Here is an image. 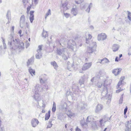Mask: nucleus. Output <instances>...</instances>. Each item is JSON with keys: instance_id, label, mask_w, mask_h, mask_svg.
Returning a JSON list of instances; mask_svg holds the SVG:
<instances>
[{"instance_id": "1", "label": "nucleus", "mask_w": 131, "mask_h": 131, "mask_svg": "<svg viewBox=\"0 0 131 131\" xmlns=\"http://www.w3.org/2000/svg\"><path fill=\"white\" fill-rule=\"evenodd\" d=\"M7 40L8 45L11 49L18 50L19 52L24 50V43L22 41H20L18 38H14L12 35H9L8 37Z\"/></svg>"}, {"instance_id": "2", "label": "nucleus", "mask_w": 131, "mask_h": 131, "mask_svg": "<svg viewBox=\"0 0 131 131\" xmlns=\"http://www.w3.org/2000/svg\"><path fill=\"white\" fill-rule=\"evenodd\" d=\"M107 82L106 79L104 80V83L103 84L102 83H101L98 82L97 84V85L99 88H101L102 86L104 87L103 91L101 93V99L103 101H105V100H108V101H110L111 96L109 94L108 95L107 94V84H106Z\"/></svg>"}, {"instance_id": "3", "label": "nucleus", "mask_w": 131, "mask_h": 131, "mask_svg": "<svg viewBox=\"0 0 131 131\" xmlns=\"http://www.w3.org/2000/svg\"><path fill=\"white\" fill-rule=\"evenodd\" d=\"M82 44L79 43H76L72 39L69 40L68 43L67 47L70 48L73 51H75L77 50V49L79 48V47H81Z\"/></svg>"}, {"instance_id": "4", "label": "nucleus", "mask_w": 131, "mask_h": 131, "mask_svg": "<svg viewBox=\"0 0 131 131\" xmlns=\"http://www.w3.org/2000/svg\"><path fill=\"white\" fill-rule=\"evenodd\" d=\"M34 89H33L32 92L33 93L34 95H33V97L36 100H37L39 97V93L42 90H43V88H41L40 85L37 84L34 87Z\"/></svg>"}, {"instance_id": "5", "label": "nucleus", "mask_w": 131, "mask_h": 131, "mask_svg": "<svg viewBox=\"0 0 131 131\" xmlns=\"http://www.w3.org/2000/svg\"><path fill=\"white\" fill-rule=\"evenodd\" d=\"M91 46V47H88L87 50L88 53H93L95 50L96 47V42H93Z\"/></svg>"}, {"instance_id": "6", "label": "nucleus", "mask_w": 131, "mask_h": 131, "mask_svg": "<svg viewBox=\"0 0 131 131\" xmlns=\"http://www.w3.org/2000/svg\"><path fill=\"white\" fill-rule=\"evenodd\" d=\"M25 17L24 15H22L20 19V26L21 28H23L25 25Z\"/></svg>"}, {"instance_id": "7", "label": "nucleus", "mask_w": 131, "mask_h": 131, "mask_svg": "<svg viewBox=\"0 0 131 131\" xmlns=\"http://www.w3.org/2000/svg\"><path fill=\"white\" fill-rule=\"evenodd\" d=\"M107 36L105 33H101L99 34L97 37V39L98 40L103 41L105 40Z\"/></svg>"}, {"instance_id": "8", "label": "nucleus", "mask_w": 131, "mask_h": 131, "mask_svg": "<svg viewBox=\"0 0 131 131\" xmlns=\"http://www.w3.org/2000/svg\"><path fill=\"white\" fill-rule=\"evenodd\" d=\"M111 117V116L110 117H109L107 115L104 116L103 117V118L101 119L100 121V123L101 124V126L102 125V123L103 121H104V122H106L107 121H108L110 120Z\"/></svg>"}, {"instance_id": "9", "label": "nucleus", "mask_w": 131, "mask_h": 131, "mask_svg": "<svg viewBox=\"0 0 131 131\" xmlns=\"http://www.w3.org/2000/svg\"><path fill=\"white\" fill-rule=\"evenodd\" d=\"M59 108L60 109H64L66 111L67 109V104L65 102L61 101L59 106Z\"/></svg>"}, {"instance_id": "10", "label": "nucleus", "mask_w": 131, "mask_h": 131, "mask_svg": "<svg viewBox=\"0 0 131 131\" xmlns=\"http://www.w3.org/2000/svg\"><path fill=\"white\" fill-rule=\"evenodd\" d=\"M39 122L36 118H34L32 119L31 124L33 127H35L39 123Z\"/></svg>"}, {"instance_id": "11", "label": "nucleus", "mask_w": 131, "mask_h": 131, "mask_svg": "<svg viewBox=\"0 0 131 131\" xmlns=\"http://www.w3.org/2000/svg\"><path fill=\"white\" fill-rule=\"evenodd\" d=\"M72 89L73 91L74 92V93L75 94H76V96H78L79 95L78 93H77L76 91H78L79 90V87L77 85L75 84L73 85L72 87Z\"/></svg>"}, {"instance_id": "12", "label": "nucleus", "mask_w": 131, "mask_h": 131, "mask_svg": "<svg viewBox=\"0 0 131 131\" xmlns=\"http://www.w3.org/2000/svg\"><path fill=\"white\" fill-rule=\"evenodd\" d=\"M92 65L91 62L85 63L83 66L82 69L83 71L86 70L90 68Z\"/></svg>"}, {"instance_id": "13", "label": "nucleus", "mask_w": 131, "mask_h": 131, "mask_svg": "<svg viewBox=\"0 0 131 131\" xmlns=\"http://www.w3.org/2000/svg\"><path fill=\"white\" fill-rule=\"evenodd\" d=\"M67 2L66 1L63 3H62L61 5L60 6V8L62 9H63V11L64 12L65 11L68 9V8L67 6Z\"/></svg>"}, {"instance_id": "14", "label": "nucleus", "mask_w": 131, "mask_h": 131, "mask_svg": "<svg viewBox=\"0 0 131 131\" xmlns=\"http://www.w3.org/2000/svg\"><path fill=\"white\" fill-rule=\"evenodd\" d=\"M66 49L63 48L61 49H57V54L59 56L62 55L65 53Z\"/></svg>"}, {"instance_id": "15", "label": "nucleus", "mask_w": 131, "mask_h": 131, "mask_svg": "<svg viewBox=\"0 0 131 131\" xmlns=\"http://www.w3.org/2000/svg\"><path fill=\"white\" fill-rule=\"evenodd\" d=\"M103 107V106L102 105L100 104H98L96 106L95 110V113H99L102 109Z\"/></svg>"}, {"instance_id": "16", "label": "nucleus", "mask_w": 131, "mask_h": 131, "mask_svg": "<svg viewBox=\"0 0 131 131\" xmlns=\"http://www.w3.org/2000/svg\"><path fill=\"white\" fill-rule=\"evenodd\" d=\"M101 72H100L96 76V77L95 78V77H93L92 78L91 80V81L92 82H93L94 81V80L95 79V78H97L98 79H103V77L101 76Z\"/></svg>"}, {"instance_id": "17", "label": "nucleus", "mask_w": 131, "mask_h": 131, "mask_svg": "<svg viewBox=\"0 0 131 131\" xmlns=\"http://www.w3.org/2000/svg\"><path fill=\"white\" fill-rule=\"evenodd\" d=\"M125 79V77H121L120 79V81L118 83L117 87V88H120L123 84V80Z\"/></svg>"}, {"instance_id": "18", "label": "nucleus", "mask_w": 131, "mask_h": 131, "mask_svg": "<svg viewBox=\"0 0 131 131\" xmlns=\"http://www.w3.org/2000/svg\"><path fill=\"white\" fill-rule=\"evenodd\" d=\"M122 69H115L112 71V73L115 76L121 72Z\"/></svg>"}, {"instance_id": "19", "label": "nucleus", "mask_w": 131, "mask_h": 131, "mask_svg": "<svg viewBox=\"0 0 131 131\" xmlns=\"http://www.w3.org/2000/svg\"><path fill=\"white\" fill-rule=\"evenodd\" d=\"M34 11H31L30 12V16L29 19L31 23H32L34 20V16L33 14L34 13Z\"/></svg>"}, {"instance_id": "20", "label": "nucleus", "mask_w": 131, "mask_h": 131, "mask_svg": "<svg viewBox=\"0 0 131 131\" xmlns=\"http://www.w3.org/2000/svg\"><path fill=\"white\" fill-rule=\"evenodd\" d=\"M78 12V11L77 8L75 7V8L73 7L71 10V13L72 14L75 16L77 14Z\"/></svg>"}, {"instance_id": "21", "label": "nucleus", "mask_w": 131, "mask_h": 131, "mask_svg": "<svg viewBox=\"0 0 131 131\" xmlns=\"http://www.w3.org/2000/svg\"><path fill=\"white\" fill-rule=\"evenodd\" d=\"M86 106L85 104L83 103H80L78 105V107L79 109H80L81 110L84 109Z\"/></svg>"}, {"instance_id": "22", "label": "nucleus", "mask_w": 131, "mask_h": 131, "mask_svg": "<svg viewBox=\"0 0 131 131\" xmlns=\"http://www.w3.org/2000/svg\"><path fill=\"white\" fill-rule=\"evenodd\" d=\"M94 119L91 116H89L86 119V122L88 123H89L90 122L91 124L92 122H94L93 121Z\"/></svg>"}, {"instance_id": "23", "label": "nucleus", "mask_w": 131, "mask_h": 131, "mask_svg": "<svg viewBox=\"0 0 131 131\" xmlns=\"http://www.w3.org/2000/svg\"><path fill=\"white\" fill-rule=\"evenodd\" d=\"M95 122H96L95 121L92 122V123L91 124L92 129L93 130H94L97 128V126Z\"/></svg>"}, {"instance_id": "24", "label": "nucleus", "mask_w": 131, "mask_h": 131, "mask_svg": "<svg viewBox=\"0 0 131 131\" xmlns=\"http://www.w3.org/2000/svg\"><path fill=\"white\" fill-rule=\"evenodd\" d=\"M125 125L126 128L131 130V123L129 121H128L126 123Z\"/></svg>"}, {"instance_id": "25", "label": "nucleus", "mask_w": 131, "mask_h": 131, "mask_svg": "<svg viewBox=\"0 0 131 131\" xmlns=\"http://www.w3.org/2000/svg\"><path fill=\"white\" fill-rule=\"evenodd\" d=\"M38 52L36 55V59H40L42 57V54L41 52Z\"/></svg>"}, {"instance_id": "26", "label": "nucleus", "mask_w": 131, "mask_h": 131, "mask_svg": "<svg viewBox=\"0 0 131 131\" xmlns=\"http://www.w3.org/2000/svg\"><path fill=\"white\" fill-rule=\"evenodd\" d=\"M119 47V45H118L115 44L114 45L113 47V51L114 52H115L117 51Z\"/></svg>"}, {"instance_id": "27", "label": "nucleus", "mask_w": 131, "mask_h": 131, "mask_svg": "<svg viewBox=\"0 0 131 131\" xmlns=\"http://www.w3.org/2000/svg\"><path fill=\"white\" fill-rule=\"evenodd\" d=\"M51 64L53 66L54 68L55 69L57 70V69L58 66L56 62L55 61L51 62Z\"/></svg>"}, {"instance_id": "28", "label": "nucleus", "mask_w": 131, "mask_h": 131, "mask_svg": "<svg viewBox=\"0 0 131 131\" xmlns=\"http://www.w3.org/2000/svg\"><path fill=\"white\" fill-rule=\"evenodd\" d=\"M34 62V57H32L31 58L29 59L28 60V61L27 62V64L28 66L29 65L33 63Z\"/></svg>"}, {"instance_id": "29", "label": "nucleus", "mask_w": 131, "mask_h": 131, "mask_svg": "<svg viewBox=\"0 0 131 131\" xmlns=\"http://www.w3.org/2000/svg\"><path fill=\"white\" fill-rule=\"evenodd\" d=\"M85 75H84L79 80V83L81 85L83 84L84 79L85 78Z\"/></svg>"}, {"instance_id": "30", "label": "nucleus", "mask_w": 131, "mask_h": 131, "mask_svg": "<svg viewBox=\"0 0 131 131\" xmlns=\"http://www.w3.org/2000/svg\"><path fill=\"white\" fill-rule=\"evenodd\" d=\"M30 0H23L22 2L23 3L24 5L26 7L27 5H30V3L29 2Z\"/></svg>"}, {"instance_id": "31", "label": "nucleus", "mask_w": 131, "mask_h": 131, "mask_svg": "<svg viewBox=\"0 0 131 131\" xmlns=\"http://www.w3.org/2000/svg\"><path fill=\"white\" fill-rule=\"evenodd\" d=\"M93 7V4L92 3H90L89 5L88 8L86 9L85 11L88 13H89L91 8Z\"/></svg>"}, {"instance_id": "32", "label": "nucleus", "mask_w": 131, "mask_h": 131, "mask_svg": "<svg viewBox=\"0 0 131 131\" xmlns=\"http://www.w3.org/2000/svg\"><path fill=\"white\" fill-rule=\"evenodd\" d=\"M42 35L43 37L45 38L46 37L48 36V34L47 32L45 31L44 29H43V31L42 34Z\"/></svg>"}, {"instance_id": "33", "label": "nucleus", "mask_w": 131, "mask_h": 131, "mask_svg": "<svg viewBox=\"0 0 131 131\" xmlns=\"http://www.w3.org/2000/svg\"><path fill=\"white\" fill-rule=\"evenodd\" d=\"M47 80V78H40V80L41 83H45Z\"/></svg>"}, {"instance_id": "34", "label": "nucleus", "mask_w": 131, "mask_h": 131, "mask_svg": "<svg viewBox=\"0 0 131 131\" xmlns=\"http://www.w3.org/2000/svg\"><path fill=\"white\" fill-rule=\"evenodd\" d=\"M56 110V105L55 103L54 102H53V104L52 108V111L53 112H55Z\"/></svg>"}, {"instance_id": "35", "label": "nucleus", "mask_w": 131, "mask_h": 131, "mask_svg": "<svg viewBox=\"0 0 131 131\" xmlns=\"http://www.w3.org/2000/svg\"><path fill=\"white\" fill-rule=\"evenodd\" d=\"M30 73V74L31 75H32V74L34 75H35V70L32 69L30 68L28 69Z\"/></svg>"}, {"instance_id": "36", "label": "nucleus", "mask_w": 131, "mask_h": 131, "mask_svg": "<svg viewBox=\"0 0 131 131\" xmlns=\"http://www.w3.org/2000/svg\"><path fill=\"white\" fill-rule=\"evenodd\" d=\"M1 38L2 40V42L4 45V49H5L6 48V46L5 43V39L3 37H2Z\"/></svg>"}, {"instance_id": "37", "label": "nucleus", "mask_w": 131, "mask_h": 131, "mask_svg": "<svg viewBox=\"0 0 131 131\" xmlns=\"http://www.w3.org/2000/svg\"><path fill=\"white\" fill-rule=\"evenodd\" d=\"M67 114L70 117L73 116L74 114L72 113L70 111H68L67 112Z\"/></svg>"}, {"instance_id": "38", "label": "nucleus", "mask_w": 131, "mask_h": 131, "mask_svg": "<svg viewBox=\"0 0 131 131\" xmlns=\"http://www.w3.org/2000/svg\"><path fill=\"white\" fill-rule=\"evenodd\" d=\"M11 12L9 10L7 11L6 14V18L7 19L11 18H10Z\"/></svg>"}, {"instance_id": "39", "label": "nucleus", "mask_w": 131, "mask_h": 131, "mask_svg": "<svg viewBox=\"0 0 131 131\" xmlns=\"http://www.w3.org/2000/svg\"><path fill=\"white\" fill-rule=\"evenodd\" d=\"M127 18L130 21H131V13L129 11H127Z\"/></svg>"}, {"instance_id": "40", "label": "nucleus", "mask_w": 131, "mask_h": 131, "mask_svg": "<svg viewBox=\"0 0 131 131\" xmlns=\"http://www.w3.org/2000/svg\"><path fill=\"white\" fill-rule=\"evenodd\" d=\"M51 15V10L50 9H49L48 10V12L47 13L46 15H45V18L46 19V18H47V17L49 15Z\"/></svg>"}, {"instance_id": "41", "label": "nucleus", "mask_w": 131, "mask_h": 131, "mask_svg": "<svg viewBox=\"0 0 131 131\" xmlns=\"http://www.w3.org/2000/svg\"><path fill=\"white\" fill-rule=\"evenodd\" d=\"M65 127L66 130H68L70 128V126L69 124H66L65 125Z\"/></svg>"}, {"instance_id": "42", "label": "nucleus", "mask_w": 131, "mask_h": 131, "mask_svg": "<svg viewBox=\"0 0 131 131\" xmlns=\"http://www.w3.org/2000/svg\"><path fill=\"white\" fill-rule=\"evenodd\" d=\"M28 6L27 8V13L28 14L31 8V4H30V5H28Z\"/></svg>"}, {"instance_id": "43", "label": "nucleus", "mask_w": 131, "mask_h": 131, "mask_svg": "<svg viewBox=\"0 0 131 131\" xmlns=\"http://www.w3.org/2000/svg\"><path fill=\"white\" fill-rule=\"evenodd\" d=\"M123 94L121 96L120 99L119 101V104H122L123 101Z\"/></svg>"}, {"instance_id": "44", "label": "nucleus", "mask_w": 131, "mask_h": 131, "mask_svg": "<svg viewBox=\"0 0 131 131\" xmlns=\"http://www.w3.org/2000/svg\"><path fill=\"white\" fill-rule=\"evenodd\" d=\"M52 121H49V123L47 127V128H50L51 127L52 125V124L51 123Z\"/></svg>"}, {"instance_id": "45", "label": "nucleus", "mask_w": 131, "mask_h": 131, "mask_svg": "<svg viewBox=\"0 0 131 131\" xmlns=\"http://www.w3.org/2000/svg\"><path fill=\"white\" fill-rule=\"evenodd\" d=\"M83 0H75V2L77 4H80L83 2Z\"/></svg>"}, {"instance_id": "46", "label": "nucleus", "mask_w": 131, "mask_h": 131, "mask_svg": "<svg viewBox=\"0 0 131 131\" xmlns=\"http://www.w3.org/2000/svg\"><path fill=\"white\" fill-rule=\"evenodd\" d=\"M50 115H48L46 114L45 116V120H47L48 119L50 116Z\"/></svg>"}, {"instance_id": "47", "label": "nucleus", "mask_w": 131, "mask_h": 131, "mask_svg": "<svg viewBox=\"0 0 131 131\" xmlns=\"http://www.w3.org/2000/svg\"><path fill=\"white\" fill-rule=\"evenodd\" d=\"M88 37L89 38L88 39H87V38H86V43H88V40H89V39H90L92 37L91 35L90 34H89L88 35Z\"/></svg>"}, {"instance_id": "48", "label": "nucleus", "mask_w": 131, "mask_h": 131, "mask_svg": "<svg viewBox=\"0 0 131 131\" xmlns=\"http://www.w3.org/2000/svg\"><path fill=\"white\" fill-rule=\"evenodd\" d=\"M103 61H104L105 63H108L110 62L109 60L107 58H104L103 59Z\"/></svg>"}, {"instance_id": "49", "label": "nucleus", "mask_w": 131, "mask_h": 131, "mask_svg": "<svg viewBox=\"0 0 131 131\" xmlns=\"http://www.w3.org/2000/svg\"><path fill=\"white\" fill-rule=\"evenodd\" d=\"M63 59L65 60H66L68 59V57L66 56L64 53L62 55Z\"/></svg>"}, {"instance_id": "50", "label": "nucleus", "mask_w": 131, "mask_h": 131, "mask_svg": "<svg viewBox=\"0 0 131 131\" xmlns=\"http://www.w3.org/2000/svg\"><path fill=\"white\" fill-rule=\"evenodd\" d=\"M38 49L37 50V52H41V51L42 50V46L39 45L38 47Z\"/></svg>"}, {"instance_id": "51", "label": "nucleus", "mask_w": 131, "mask_h": 131, "mask_svg": "<svg viewBox=\"0 0 131 131\" xmlns=\"http://www.w3.org/2000/svg\"><path fill=\"white\" fill-rule=\"evenodd\" d=\"M128 109L127 107V106H126L125 108L124 109V115H126L127 110Z\"/></svg>"}, {"instance_id": "52", "label": "nucleus", "mask_w": 131, "mask_h": 131, "mask_svg": "<svg viewBox=\"0 0 131 131\" xmlns=\"http://www.w3.org/2000/svg\"><path fill=\"white\" fill-rule=\"evenodd\" d=\"M64 15L67 18H68L70 16V14L67 13H64Z\"/></svg>"}, {"instance_id": "53", "label": "nucleus", "mask_w": 131, "mask_h": 131, "mask_svg": "<svg viewBox=\"0 0 131 131\" xmlns=\"http://www.w3.org/2000/svg\"><path fill=\"white\" fill-rule=\"evenodd\" d=\"M58 118V119L60 120L61 121H62V116L61 115H59Z\"/></svg>"}, {"instance_id": "54", "label": "nucleus", "mask_w": 131, "mask_h": 131, "mask_svg": "<svg viewBox=\"0 0 131 131\" xmlns=\"http://www.w3.org/2000/svg\"><path fill=\"white\" fill-rule=\"evenodd\" d=\"M123 90V89H121V87H120V88H119V89H118V90H117L116 91V93H119V92H120L121 91H122Z\"/></svg>"}, {"instance_id": "55", "label": "nucleus", "mask_w": 131, "mask_h": 131, "mask_svg": "<svg viewBox=\"0 0 131 131\" xmlns=\"http://www.w3.org/2000/svg\"><path fill=\"white\" fill-rule=\"evenodd\" d=\"M7 19H8V22L6 23V24H9V23H10V21L11 20V18Z\"/></svg>"}, {"instance_id": "56", "label": "nucleus", "mask_w": 131, "mask_h": 131, "mask_svg": "<svg viewBox=\"0 0 131 131\" xmlns=\"http://www.w3.org/2000/svg\"><path fill=\"white\" fill-rule=\"evenodd\" d=\"M103 61V59H99L98 60V62H97V63H101Z\"/></svg>"}, {"instance_id": "57", "label": "nucleus", "mask_w": 131, "mask_h": 131, "mask_svg": "<svg viewBox=\"0 0 131 131\" xmlns=\"http://www.w3.org/2000/svg\"><path fill=\"white\" fill-rule=\"evenodd\" d=\"M1 121L0 120V126L1 125ZM0 131H4V129L0 126Z\"/></svg>"}, {"instance_id": "58", "label": "nucleus", "mask_w": 131, "mask_h": 131, "mask_svg": "<svg viewBox=\"0 0 131 131\" xmlns=\"http://www.w3.org/2000/svg\"><path fill=\"white\" fill-rule=\"evenodd\" d=\"M26 27H27L28 28L29 27V26L28 23L26 22Z\"/></svg>"}, {"instance_id": "59", "label": "nucleus", "mask_w": 131, "mask_h": 131, "mask_svg": "<svg viewBox=\"0 0 131 131\" xmlns=\"http://www.w3.org/2000/svg\"><path fill=\"white\" fill-rule=\"evenodd\" d=\"M38 0H34V3L36 5L37 4Z\"/></svg>"}, {"instance_id": "60", "label": "nucleus", "mask_w": 131, "mask_h": 131, "mask_svg": "<svg viewBox=\"0 0 131 131\" xmlns=\"http://www.w3.org/2000/svg\"><path fill=\"white\" fill-rule=\"evenodd\" d=\"M118 57H116L115 58V61H116V62H118Z\"/></svg>"}, {"instance_id": "61", "label": "nucleus", "mask_w": 131, "mask_h": 131, "mask_svg": "<svg viewBox=\"0 0 131 131\" xmlns=\"http://www.w3.org/2000/svg\"><path fill=\"white\" fill-rule=\"evenodd\" d=\"M86 6V4H85L84 5H83V6L82 7V9H84L85 8V7Z\"/></svg>"}, {"instance_id": "62", "label": "nucleus", "mask_w": 131, "mask_h": 131, "mask_svg": "<svg viewBox=\"0 0 131 131\" xmlns=\"http://www.w3.org/2000/svg\"><path fill=\"white\" fill-rule=\"evenodd\" d=\"M80 129L78 127H77L76 129V131H80Z\"/></svg>"}, {"instance_id": "63", "label": "nucleus", "mask_w": 131, "mask_h": 131, "mask_svg": "<svg viewBox=\"0 0 131 131\" xmlns=\"http://www.w3.org/2000/svg\"><path fill=\"white\" fill-rule=\"evenodd\" d=\"M67 69L69 70H70V71H71V68H69V66H67Z\"/></svg>"}, {"instance_id": "64", "label": "nucleus", "mask_w": 131, "mask_h": 131, "mask_svg": "<svg viewBox=\"0 0 131 131\" xmlns=\"http://www.w3.org/2000/svg\"><path fill=\"white\" fill-rule=\"evenodd\" d=\"M125 131H131V130L126 128L125 129Z\"/></svg>"}]
</instances>
